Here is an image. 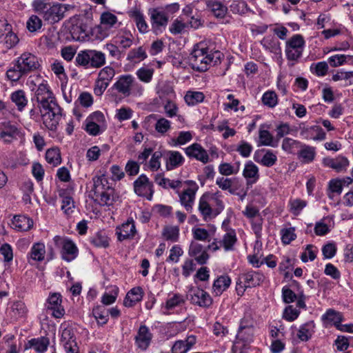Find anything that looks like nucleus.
<instances>
[{"label": "nucleus", "mask_w": 353, "mask_h": 353, "mask_svg": "<svg viewBox=\"0 0 353 353\" xmlns=\"http://www.w3.org/2000/svg\"><path fill=\"white\" fill-rule=\"evenodd\" d=\"M32 6L43 20L50 23L60 21L64 18L67 11L74 8L72 5L52 2L50 0H34Z\"/></svg>", "instance_id": "f257e3e1"}, {"label": "nucleus", "mask_w": 353, "mask_h": 353, "mask_svg": "<svg viewBox=\"0 0 353 353\" xmlns=\"http://www.w3.org/2000/svg\"><path fill=\"white\" fill-rule=\"evenodd\" d=\"M223 194L219 190L207 192L201 195L198 203V210L204 221H210L224 209Z\"/></svg>", "instance_id": "f03ea898"}, {"label": "nucleus", "mask_w": 353, "mask_h": 353, "mask_svg": "<svg viewBox=\"0 0 353 353\" xmlns=\"http://www.w3.org/2000/svg\"><path fill=\"white\" fill-rule=\"evenodd\" d=\"M220 57V52H212L210 50L206 43L201 42L194 46L189 61L193 69L204 72L212 63H216Z\"/></svg>", "instance_id": "7ed1b4c3"}, {"label": "nucleus", "mask_w": 353, "mask_h": 353, "mask_svg": "<svg viewBox=\"0 0 353 353\" xmlns=\"http://www.w3.org/2000/svg\"><path fill=\"white\" fill-rule=\"evenodd\" d=\"M92 180L91 197L101 205H110L113 201V190L110 188L106 176H97Z\"/></svg>", "instance_id": "20e7f679"}, {"label": "nucleus", "mask_w": 353, "mask_h": 353, "mask_svg": "<svg viewBox=\"0 0 353 353\" xmlns=\"http://www.w3.org/2000/svg\"><path fill=\"white\" fill-rule=\"evenodd\" d=\"M114 88L125 97H140L144 93L143 86L131 74L120 76L113 85Z\"/></svg>", "instance_id": "39448f33"}, {"label": "nucleus", "mask_w": 353, "mask_h": 353, "mask_svg": "<svg viewBox=\"0 0 353 353\" xmlns=\"http://www.w3.org/2000/svg\"><path fill=\"white\" fill-rule=\"evenodd\" d=\"M105 62V54L96 50H81L75 58L76 65L85 69L99 68L104 65Z\"/></svg>", "instance_id": "423d86ee"}, {"label": "nucleus", "mask_w": 353, "mask_h": 353, "mask_svg": "<svg viewBox=\"0 0 353 353\" xmlns=\"http://www.w3.org/2000/svg\"><path fill=\"white\" fill-rule=\"evenodd\" d=\"M198 190L199 185L195 181L186 180L183 181L181 189H178L176 192L181 205L188 212L192 211Z\"/></svg>", "instance_id": "0eeeda50"}, {"label": "nucleus", "mask_w": 353, "mask_h": 353, "mask_svg": "<svg viewBox=\"0 0 353 353\" xmlns=\"http://www.w3.org/2000/svg\"><path fill=\"white\" fill-rule=\"evenodd\" d=\"M305 46L304 37L299 34H294L285 41V54L288 61L297 62L302 57Z\"/></svg>", "instance_id": "6e6552de"}, {"label": "nucleus", "mask_w": 353, "mask_h": 353, "mask_svg": "<svg viewBox=\"0 0 353 353\" xmlns=\"http://www.w3.org/2000/svg\"><path fill=\"white\" fill-rule=\"evenodd\" d=\"M224 234L218 239L214 241L208 245V249L212 252H216L223 248L225 252L233 251L237 243L236 231L232 228H226Z\"/></svg>", "instance_id": "1a4fd4ad"}, {"label": "nucleus", "mask_w": 353, "mask_h": 353, "mask_svg": "<svg viewBox=\"0 0 353 353\" xmlns=\"http://www.w3.org/2000/svg\"><path fill=\"white\" fill-rule=\"evenodd\" d=\"M41 59L34 54L25 52L15 61V66L20 68L26 74L40 70L41 67Z\"/></svg>", "instance_id": "9d476101"}, {"label": "nucleus", "mask_w": 353, "mask_h": 353, "mask_svg": "<svg viewBox=\"0 0 353 353\" xmlns=\"http://www.w3.org/2000/svg\"><path fill=\"white\" fill-rule=\"evenodd\" d=\"M23 135L21 128L10 121L0 122V141L1 142L11 143L19 139H22Z\"/></svg>", "instance_id": "9b49d317"}, {"label": "nucleus", "mask_w": 353, "mask_h": 353, "mask_svg": "<svg viewBox=\"0 0 353 353\" xmlns=\"http://www.w3.org/2000/svg\"><path fill=\"white\" fill-rule=\"evenodd\" d=\"M254 325L251 319H243L240 322V325L236 337V343L241 344L245 347L250 345L254 340Z\"/></svg>", "instance_id": "f8f14e48"}, {"label": "nucleus", "mask_w": 353, "mask_h": 353, "mask_svg": "<svg viewBox=\"0 0 353 353\" xmlns=\"http://www.w3.org/2000/svg\"><path fill=\"white\" fill-rule=\"evenodd\" d=\"M53 241L56 246L61 248V257L65 261L69 263L77 258L79 252L78 248L70 239L55 236Z\"/></svg>", "instance_id": "ddd939ff"}, {"label": "nucleus", "mask_w": 353, "mask_h": 353, "mask_svg": "<svg viewBox=\"0 0 353 353\" xmlns=\"http://www.w3.org/2000/svg\"><path fill=\"white\" fill-rule=\"evenodd\" d=\"M149 15L153 32L156 34L162 33L168 22L167 13L162 9L153 8L150 10Z\"/></svg>", "instance_id": "4468645a"}, {"label": "nucleus", "mask_w": 353, "mask_h": 353, "mask_svg": "<svg viewBox=\"0 0 353 353\" xmlns=\"http://www.w3.org/2000/svg\"><path fill=\"white\" fill-rule=\"evenodd\" d=\"M117 17L110 12H104L101 15V23L97 26L94 31L99 39H103L108 37L110 28L117 23Z\"/></svg>", "instance_id": "2eb2a0df"}, {"label": "nucleus", "mask_w": 353, "mask_h": 353, "mask_svg": "<svg viewBox=\"0 0 353 353\" xmlns=\"http://www.w3.org/2000/svg\"><path fill=\"white\" fill-rule=\"evenodd\" d=\"M46 255V261L49 262L54 259L55 252L53 248H49L46 254V245L42 242L34 243L28 253V256L36 262L44 261Z\"/></svg>", "instance_id": "dca6fc26"}, {"label": "nucleus", "mask_w": 353, "mask_h": 353, "mask_svg": "<svg viewBox=\"0 0 353 353\" xmlns=\"http://www.w3.org/2000/svg\"><path fill=\"white\" fill-rule=\"evenodd\" d=\"M191 303L202 307H208L212 304V299L205 290L192 287L187 294Z\"/></svg>", "instance_id": "f3484780"}, {"label": "nucleus", "mask_w": 353, "mask_h": 353, "mask_svg": "<svg viewBox=\"0 0 353 353\" xmlns=\"http://www.w3.org/2000/svg\"><path fill=\"white\" fill-rule=\"evenodd\" d=\"M152 183L145 174H141L134 182V192L139 196L151 200L153 194Z\"/></svg>", "instance_id": "a211bd4d"}, {"label": "nucleus", "mask_w": 353, "mask_h": 353, "mask_svg": "<svg viewBox=\"0 0 353 353\" xmlns=\"http://www.w3.org/2000/svg\"><path fill=\"white\" fill-rule=\"evenodd\" d=\"M43 123L46 128L51 131H55L61 117V110L59 106H56L49 110L41 112Z\"/></svg>", "instance_id": "6ab92c4d"}, {"label": "nucleus", "mask_w": 353, "mask_h": 353, "mask_svg": "<svg viewBox=\"0 0 353 353\" xmlns=\"http://www.w3.org/2000/svg\"><path fill=\"white\" fill-rule=\"evenodd\" d=\"M185 154L192 159H194L203 164L210 161L208 151L198 143H194L184 149Z\"/></svg>", "instance_id": "aec40b11"}, {"label": "nucleus", "mask_w": 353, "mask_h": 353, "mask_svg": "<svg viewBox=\"0 0 353 353\" xmlns=\"http://www.w3.org/2000/svg\"><path fill=\"white\" fill-rule=\"evenodd\" d=\"M73 192V189L70 187L61 188L59 190V195L62 199L61 210L68 216L71 215L75 208V203L72 197Z\"/></svg>", "instance_id": "412c9836"}, {"label": "nucleus", "mask_w": 353, "mask_h": 353, "mask_svg": "<svg viewBox=\"0 0 353 353\" xmlns=\"http://www.w3.org/2000/svg\"><path fill=\"white\" fill-rule=\"evenodd\" d=\"M61 296L59 293L50 294L47 300L46 307L47 310H51L52 315L57 319L62 317L65 314V310L61 306Z\"/></svg>", "instance_id": "4be33fe9"}, {"label": "nucleus", "mask_w": 353, "mask_h": 353, "mask_svg": "<svg viewBox=\"0 0 353 353\" xmlns=\"http://www.w3.org/2000/svg\"><path fill=\"white\" fill-rule=\"evenodd\" d=\"M321 321L325 327L333 325L337 329L340 323L344 321V316L342 312L330 308L322 315Z\"/></svg>", "instance_id": "5701e85b"}, {"label": "nucleus", "mask_w": 353, "mask_h": 353, "mask_svg": "<svg viewBox=\"0 0 353 353\" xmlns=\"http://www.w3.org/2000/svg\"><path fill=\"white\" fill-rule=\"evenodd\" d=\"M242 174L246 180L248 187H252L260 177L259 169L252 161H248L245 163Z\"/></svg>", "instance_id": "b1692460"}, {"label": "nucleus", "mask_w": 353, "mask_h": 353, "mask_svg": "<svg viewBox=\"0 0 353 353\" xmlns=\"http://www.w3.org/2000/svg\"><path fill=\"white\" fill-rule=\"evenodd\" d=\"M152 339V334L149 328L142 325L139 327L137 335L134 337L136 345L141 350H146Z\"/></svg>", "instance_id": "393cba45"}, {"label": "nucleus", "mask_w": 353, "mask_h": 353, "mask_svg": "<svg viewBox=\"0 0 353 353\" xmlns=\"http://www.w3.org/2000/svg\"><path fill=\"white\" fill-rule=\"evenodd\" d=\"M136 233V228L132 219H128L116 228V234L119 241L132 239Z\"/></svg>", "instance_id": "a878e982"}, {"label": "nucleus", "mask_w": 353, "mask_h": 353, "mask_svg": "<svg viewBox=\"0 0 353 353\" xmlns=\"http://www.w3.org/2000/svg\"><path fill=\"white\" fill-rule=\"evenodd\" d=\"M324 166L332 168L337 172L346 170L349 166L348 159L343 156H338L335 158L326 157L323 159Z\"/></svg>", "instance_id": "bb28decb"}, {"label": "nucleus", "mask_w": 353, "mask_h": 353, "mask_svg": "<svg viewBox=\"0 0 353 353\" xmlns=\"http://www.w3.org/2000/svg\"><path fill=\"white\" fill-rule=\"evenodd\" d=\"M134 39V36L130 30L124 28L119 31L113 38V42L120 48L128 49L132 46Z\"/></svg>", "instance_id": "cd10ccee"}, {"label": "nucleus", "mask_w": 353, "mask_h": 353, "mask_svg": "<svg viewBox=\"0 0 353 353\" xmlns=\"http://www.w3.org/2000/svg\"><path fill=\"white\" fill-rule=\"evenodd\" d=\"M70 23L71 25L69 27V30L72 40L77 41H84L87 37V34L79 19L77 17L71 18Z\"/></svg>", "instance_id": "c85d7f7f"}, {"label": "nucleus", "mask_w": 353, "mask_h": 353, "mask_svg": "<svg viewBox=\"0 0 353 353\" xmlns=\"http://www.w3.org/2000/svg\"><path fill=\"white\" fill-rule=\"evenodd\" d=\"M128 16L132 19L139 31L142 33H146L148 31V26L144 19L142 10L137 6L132 7L128 12Z\"/></svg>", "instance_id": "c756f323"}, {"label": "nucleus", "mask_w": 353, "mask_h": 353, "mask_svg": "<svg viewBox=\"0 0 353 353\" xmlns=\"http://www.w3.org/2000/svg\"><path fill=\"white\" fill-rule=\"evenodd\" d=\"M189 255L194 257L197 263L199 264H205L208 258L209 255L206 250L203 249V246L195 241H192L188 251Z\"/></svg>", "instance_id": "7c9ffc66"}, {"label": "nucleus", "mask_w": 353, "mask_h": 353, "mask_svg": "<svg viewBox=\"0 0 353 353\" xmlns=\"http://www.w3.org/2000/svg\"><path fill=\"white\" fill-rule=\"evenodd\" d=\"M12 228L18 232L30 230L34 225L33 220L23 214L15 215L12 219Z\"/></svg>", "instance_id": "2f4dec72"}, {"label": "nucleus", "mask_w": 353, "mask_h": 353, "mask_svg": "<svg viewBox=\"0 0 353 353\" xmlns=\"http://www.w3.org/2000/svg\"><path fill=\"white\" fill-rule=\"evenodd\" d=\"M248 261L252 264L259 265H276L275 256L272 254H268L263 256L259 248H254V254L248 256Z\"/></svg>", "instance_id": "473e14b6"}, {"label": "nucleus", "mask_w": 353, "mask_h": 353, "mask_svg": "<svg viewBox=\"0 0 353 353\" xmlns=\"http://www.w3.org/2000/svg\"><path fill=\"white\" fill-rule=\"evenodd\" d=\"M185 159L178 151L169 150L166 152L165 168L167 170H174L184 163Z\"/></svg>", "instance_id": "72a5a7b5"}, {"label": "nucleus", "mask_w": 353, "mask_h": 353, "mask_svg": "<svg viewBox=\"0 0 353 353\" xmlns=\"http://www.w3.org/2000/svg\"><path fill=\"white\" fill-rule=\"evenodd\" d=\"M334 227L333 218L330 216H325L316 223L314 233L317 236H324L329 233Z\"/></svg>", "instance_id": "f704fd0d"}, {"label": "nucleus", "mask_w": 353, "mask_h": 353, "mask_svg": "<svg viewBox=\"0 0 353 353\" xmlns=\"http://www.w3.org/2000/svg\"><path fill=\"white\" fill-rule=\"evenodd\" d=\"M157 94L160 99L168 101L173 100L176 97V94L172 85L168 82H161L157 86Z\"/></svg>", "instance_id": "c9c22d12"}, {"label": "nucleus", "mask_w": 353, "mask_h": 353, "mask_svg": "<svg viewBox=\"0 0 353 353\" xmlns=\"http://www.w3.org/2000/svg\"><path fill=\"white\" fill-rule=\"evenodd\" d=\"M261 43L265 50L273 53L277 59H281L280 43L276 39L272 37H266L261 40Z\"/></svg>", "instance_id": "e433bc0d"}, {"label": "nucleus", "mask_w": 353, "mask_h": 353, "mask_svg": "<svg viewBox=\"0 0 353 353\" xmlns=\"http://www.w3.org/2000/svg\"><path fill=\"white\" fill-rule=\"evenodd\" d=\"M301 136L306 139L322 141L325 139V133L318 125H313L302 130Z\"/></svg>", "instance_id": "4c0bfd02"}, {"label": "nucleus", "mask_w": 353, "mask_h": 353, "mask_svg": "<svg viewBox=\"0 0 353 353\" xmlns=\"http://www.w3.org/2000/svg\"><path fill=\"white\" fill-rule=\"evenodd\" d=\"M143 295V292L141 287L134 288L127 293L123 301V305L128 307H133L141 301Z\"/></svg>", "instance_id": "58836bf2"}, {"label": "nucleus", "mask_w": 353, "mask_h": 353, "mask_svg": "<svg viewBox=\"0 0 353 353\" xmlns=\"http://www.w3.org/2000/svg\"><path fill=\"white\" fill-rule=\"evenodd\" d=\"M249 188L247 185L245 187L242 180L237 177H234L229 193L236 195L241 201H243L248 194Z\"/></svg>", "instance_id": "ea45409f"}, {"label": "nucleus", "mask_w": 353, "mask_h": 353, "mask_svg": "<svg viewBox=\"0 0 353 353\" xmlns=\"http://www.w3.org/2000/svg\"><path fill=\"white\" fill-rule=\"evenodd\" d=\"M327 63L332 68H337L344 65H353V55L336 54L327 59Z\"/></svg>", "instance_id": "a19ab883"}, {"label": "nucleus", "mask_w": 353, "mask_h": 353, "mask_svg": "<svg viewBox=\"0 0 353 353\" xmlns=\"http://www.w3.org/2000/svg\"><path fill=\"white\" fill-rule=\"evenodd\" d=\"M10 98L19 112H23L28 105V100L25 91L23 90H17L12 92Z\"/></svg>", "instance_id": "79ce46f5"}, {"label": "nucleus", "mask_w": 353, "mask_h": 353, "mask_svg": "<svg viewBox=\"0 0 353 353\" xmlns=\"http://www.w3.org/2000/svg\"><path fill=\"white\" fill-rule=\"evenodd\" d=\"M60 343L63 348L70 346H76V337L74 332L71 327H66L61 330Z\"/></svg>", "instance_id": "37998d69"}, {"label": "nucleus", "mask_w": 353, "mask_h": 353, "mask_svg": "<svg viewBox=\"0 0 353 353\" xmlns=\"http://www.w3.org/2000/svg\"><path fill=\"white\" fill-rule=\"evenodd\" d=\"M49 344V339L41 336L29 340L26 348H33L38 353H43L47 350Z\"/></svg>", "instance_id": "c03bdc74"}, {"label": "nucleus", "mask_w": 353, "mask_h": 353, "mask_svg": "<svg viewBox=\"0 0 353 353\" xmlns=\"http://www.w3.org/2000/svg\"><path fill=\"white\" fill-rule=\"evenodd\" d=\"M154 181L157 184L163 188H171L176 192L178 189H181V186L184 181L171 180L170 179L165 178L161 174H157L154 177Z\"/></svg>", "instance_id": "a18cd8bd"}, {"label": "nucleus", "mask_w": 353, "mask_h": 353, "mask_svg": "<svg viewBox=\"0 0 353 353\" xmlns=\"http://www.w3.org/2000/svg\"><path fill=\"white\" fill-rule=\"evenodd\" d=\"M243 282L250 288L259 285L264 279V276L259 272L250 271L241 274Z\"/></svg>", "instance_id": "49530a36"}, {"label": "nucleus", "mask_w": 353, "mask_h": 353, "mask_svg": "<svg viewBox=\"0 0 353 353\" xmlns=\"http://www.w3.org/2000/svg\"><path fill=\"white\" fill-rule=\"evenodd\" d=\"M8 32L2 34L0 36V45L3 48V50L6 51L15 46L19 42V39L16 34L7 29Z\"/></svg>", "instance_id": "de8ad7c7"}, {"label": "nucleus", "mask_w": 353, "mask_h": 353, "mask_svg": "<svg viewBox=\"0 0 353 353\" xmlns=\"http://www.w3.org/2000/svg\"><path fill=\"white\" fill-rule=\"evenodd\" d=\"M231 283V279L228 275L219 276L213 283V292L216 296H220L225 291Z\"/></svg>", "instance_id": "09e8293b"}, {"label": "nucleus", "mask_w": 353, "mask_h": 353, "mask_svg": "<svg viewBox=\"0 0 353 353\" xmlns=\"http://www.w3.org/2000/svg\"><path fill=\"white\" fill-rule=\"evenodd\" d=\"M315 323L313 321H308L302 325L298 330L297 337L301 341H309L314 332Z\"/></svg>", "instance_id": "8fccbe9b"}, {"label": "nucleus", "mask_w": 353, "mask_h": 353, "mask_svg": "<svg viewBox=\"0 0 353 353\" xmlns=\"http://www.w3.org/2000/svg\"><path fill=\"white\" fill-rule=\"evenodd\" d=\"M207 6L217 18H223L228 12L227 6L219 1H209Z\"/></svg>", "instance_id": "3c124183"}, {"label": "nucleus", "mask_w": 353, "mask_h": 353, "mask_svg": "<svg viewBox=\"0 0 353 353\" xmlns=\"http://www.w3.org/2000/svg\"><path fill=\"white\" fill-rule=\"evenodd\" d=\"M90 242L96 247L106 248L109 246L110 238L104 230H100L91 237Z\"/></svg>", "instance_id": "603ef678"}, {"label": "nucleus", "mask_w": 353, "mask_h": 353, "mask_svg": "<svg viewBox=\"0 0 353 353\" xmlns=\"http://www.w3.org/2000/svg\"><path fill=\"white\" fill-rule=\"evenodd\" d=\"M193 139V132L191 131H181L176 137L172 138L170 145L174 147L185 145Z\"/></svg>", "instance_id": "864d4df0"}, {"label": "nucleus", "mask_w": 353, "mask_h": 353, "mask_svg": "<svg viewBox=\"0 0 353 353\" xmlns=\"http://www.w3.org/2000/svg\"><path fill=\"white\" fill-rule=\"evenodd\" d=\"M204 99V94L199 91L189 90L184 96L185 102L189 106L196 105L198 103L203 102Z\"/></svg>", "instance_id": "5fc2aeb1"}, {"label": "nucleus", "mask_w": 353, "mask_h": 353, "mask_svg": "<svg viewBox=\"0 0 353 353\" xmlns=\"http://www.w3.org/2000/svg\"><path fill=\"white\" fill-rule=\"evenodd\" d=\"M254 160L257 163L265 166L272 167L277 161V157L275 152L270 150H267L261 158L254 157Z\"/></svg>", "instance_id": "6e6d98bb"}, {"label": "nucleus", "mask_w": 353, "mask_h": 353, "mask_svg": "<svg viewBox=\"0 0 353 353\" xmlns=\"http://www.w3.org/2000/svg\"><path fill=\"white\" fill-rule=\"evenodd\" d=\"M299 149V157L303 163H308L314 160L316 154L314 147L301 144Z\"/></svg>", "instance_id": "4d7b16f0"}, {"label": "nucleus", "mask_w": 353, "mask_h": 353, "mask_svg": "<svg viewBox=\"0 0 353 353\" xmlns=\"http://www.w3.org/2000/svg\"><path fill=\"white\" fill-rule=\"evenodd\" d=\"M36 100L39 103V108L41 112L49 110L54 107L59 106L53 94L48 95V97H43L42 98L40 97Z\"/></svg>", "instance_id": "13d9d810"}, {"label": "nucleus", "mask_w": 353, "mask_h": 353, "mask_svg": "<svg viewBox=\"0 0 353 353\" xmlns=\"http://www.w3.org/2000/svg\"><path fill=\"white\" fill-rule=\"evenodd\" d=\"M92 314L99 325H103L107 323L109 312L105 307L101 305L96 306L92 310Z\"/></svg>", "instance_id": "bf43d9fd"}, {"label": "nucleus", "mask_w": 353, "mask_h": 353, "mask_svg": "<svg viewBox=\"0 0 353 353\" xmlns=\"http://www.w3.org/2000/svg\"><path fill=\"white\" fill-rule=\"evenodd\" d=\"M239 163L236 165H233L231 163L223 162L220 163L218 167L219 172L222 176L235 175L239 172Z\"/></svg>", "instance_id": "052dcab7"}, {"label": "nucleus", "mask_w": 353, "mask_h": 353, "mask_svg": "<svg viewBox=\"0 0 353 353\" xmlns=\"http://www.w3.org/2000/svg\"><path fill=\"white\" fill-rule=\"evenodd\" d=\"M147 58L145 50L143 47H139L131 50L127 56V59L132 62L139 63Z\"/></svg>", "instance_id": "680f3d73"}, {"label": "nucleus", "mask_w": 353, "mask_h": 353, "mask_svg": "<svg viewBox=\"0 0 353 353\" xmlns=\"http://www.w3.org/2000/svg\"><path fill=\"white\" fill-rule=\"evenodd\" d=\"M162 156V152L160 151L153 152L150 161L145 163V169L152 172L158 171L161 166V159Z\"/></svg>", "instance_id": "e2e57ef3"}, {"label": "nucleus", "mask_w": 353, "mask_h": 353, "mask_svg": "<svg viewBox=\"0 0 353 353\" xmlns=\"http://www.w3.org/2000/svg\"><path fill=\"white\" fill-rule=\"evenodd\" d=\"M227 99L229 100V102L223 103L225 111L233 110L236 112L239 110H241L242 112L245 111V106L240 105L239 100L236 99L233 94H228Z\"/></svg>", "instance_id": "0e129e2a"}, {"label": "nucleus", "mask_w": 353, "mask_h": 353, "mask_svg": "<svg viewBox=\"0 0 353 353\" xmlns=\"http://www.w3.org/2000/svg\"><path fill=\"white\" fill-rule=\"evenodd\" d=\"M261 101L265 106L273 108L278 104V96L274 91L268 90L263 93Z\"/></svg>", "instance_id": "69168bd1"}, {"label": "nucleus", "mask_w": 353, "mask_h": 353, "mask_svg": "<svg viewBox=\"0 0 353 353\" xmlns=\"http://www.w3.org/2000/svg\"><path fill=\"white\" fill-rule=\"evenodd\" d=\"M46 159L53 166H57L61 163L60 151L58 148H50L46 151Z\"/></svg>", "instance_id": "338daca9"}, {"label": "nucleus", "mask_w": 353, "mask_h": 353, "mask_svg": "<svg viewBox=\"0 0 353 353\" xmlns=\"http://www.w3.org/2000/svg\"><path fill=\"white\" fill-rule=\"evenodd\" d=\"M154 72L153 68L141 67L136 71V75L141 81L149 83L152 80Z\"/></svg>", "instance_id": "774afa93"}]
</instances>
